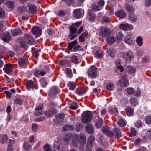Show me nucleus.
Wrapping results in <instances>:
<instances>
[{"label": "nucleus", "instance_id": "f257e3e1", "mask_svg": "<svg viewBox=\"0 0 151 151\" xmlns=\"http://www.w3.org/2000/svg\"><path fill=\"white\" fill-rule=\"evenodd\" d=\"M86 142L85 136L84 134L80 133L76 134L71 144V146L74 147H76L78 146L79 143L82 145H85Z\"/></svg>", "mask_w": 151, "mask_h": 151}, {"label": "nucleus", "instance_id": "f03ea898", "mask_svg": "<svg viewBox=\"0 0 151 151\" xmlns=\"http://www.w3.org/2000/svg\"><path fill=\"white\" fill-rule=\"evenodd\" d=\"M92 114L91 111H84L82 114L81 121L83 123L87 124L92 119Z\"/></svg>", "mask_w": 151, "mask_h": 151}, {"label": "nucleus", "instance_id": "7ed1b4c3", "mask_svg": "<svg viewBox=\"0 0 151 151\" xmlns=\"http://www.w3.org/2000/svg\"><path fill=\"white\" fill-rule=\"evenodd\" d=\"M122 57L126 63H130L134 58L133 53L131 51L123 53L122 55Z\"/></svg>", "mask_w": 151, "mask_h": 151}, {"label": "nucleus", "instance_id": "20e7f679", "mask_svg": "<svg viewBox=\"0 0 151 151\" xmlns=\"http://www.w3.org/2000/svg\"><path fill=\"white\" fill-rule=\"evenodd\" d=\"M97 68L94 65H92L88 69V76L91 78H95L98 76Z\"/></svg>", "mask_w": 151, "mask_h": 151}, {"label": "nucleus", "instance_id": "39448f33", "mask_svg": "<svg viewBox=\"0 0 151 151\" xmlns=\"http://www.w3.org/2000/svg\"><path fill=\"white\" fill-rule=\"evenodd\" d=\"M122 79L119 80L117 82V85L121 87H125L129 85L128 81L126 79L125 76L121 77Z\"/></svg>", "mask_w": 151, "mask_h": 151}, {"label": "nucleus", "instance_id": "423d86ee", "mask_svg": "<svg viewBox=\"0 0 151 151\" xmlns=\"http://www.w3.org/2000/svg\"><path fill=\"white\" fill-rule=\"evenodd\" d=\"M81 22H76L75 23H73L70 27V30L71 34H75L77 33V27L81 24Z\"/></svg>", "mask_w": 151, "mask_h": 151}, {"label": "nucleus", "instance_id": "0eeeda50", "mask_svg": "<svg viewBox=\"0 0 151 151\" xmlns=\"http://www.w3.org/2000/svg\"><path fill=\"white\" fill-rule=\"evenodd\" d=\"M102 130L104 133L109 137H111L114 136L113 132L110 131L109 127L107 126H104L102 128Z\"/></svg>", "mask_w": 151, "mask_h": 151}, {"label": "nucleus", "instance_id": "6e6552de", "mask_svg": "<svg viewBox=\"0 0 151 151\" xmlns=\"http://www.w3.org/2000/svg\"><path fill=\"white\" fill-rule=\"evenodd\" d=\"M24 40L29 45H31L33 44L34 40L32 36L29 34H26L24 36Z\"/></svg>", "mask_w": 151, "mask_h": 151}, {"label": "nucleus", "instance_id": "1a4fd4ad", "mask_svg": "<svg viewBox=\"0 0 151 151\" xmlns=\"http://www.w3.org/2000/svg\"><path fill=\"white\" fill-rule=\"evenodd\" d=\"M99 34L101 36L106 37L111 34L109 30L105 27H103L100 29Z\"/></svg>", "mask_w": 151, "mask_h": 151}, {"label": "nucleus", "instance_id": "9d476101", "mask_svg": "<svg viewBox=\"0 0 151 151\" xmlns=\"http://www.w3.org/2000/svg\"><path fill=\"white\" fill-rule=\"evenodd\" d=\"M83 10L82 9H77L73 11V16L79 19L83 17L84 14L82 13Z\"/></svg>", "mask_w": 151, "mask_h": 151}, {"label": "nucleus", "instance_id": "9b49d317", "mask_svg": "<svg viewBox=\"0 0 151 151\" xmlns=\"http://www.w3.org/2000/svg\"><path fill=\"white\" fill-rule=\"evenodd\" d=\"M32 31L33 34L37 37H39L42 34V29L38 26H35L33 27Z\"/></svg>", "mask_w": 151, "mask_h": 151}, {"label": "nucleus", "instance_id": "f8f14e48", "mask_svg": "<svg viewBox=\"0 0 151 151\" xmlns=\"http://www.w3.org/2000/svg\"><path fill=\"white\" fill-rule=\"evenodd\" d=\"M56 113V110L54 108H50L45 112V114L48 118H50Z\"/></svg>", "mask_w": 151, "mask_h": 151}, {"label": "nucleus", "instance_id": "ddd939ff", "mask_svg": "<svg viewBox=\"0 0 151 151\" xmlns=\"http://www.w3.org/2000/svg\"><path fill=\"white\" fill-rule=\"evenodd\" d=\"M18 62L19 65L22 68L26 67L28 64L27 61L24 58H19Z\"/></svg>", "mask_w": 151, "mask_h": 151}, {"label": "nucleus", "instance_id": "4468645a", "mask_svg": "<svg viewBox=\"0 0 151 151\" xmlns=\"http://www.w3.org/2000/svg\"><path fill=\"white\" fill-rule=\"evenodd\" d=\"M119 27L121 29L124 30L131 29H133L132 25L129 24L128 23L121 24L119 25Z\"/></svg>", "mask_w": 151, "mask_h": 151}, {"label": "nucleus", "instance_id": "2eb2a0df", "mask_svg": "<svg viewBox=\"0 0 151 151\" xmlns=\"http://www.w3.org/2000/svg\"><path fill=\"white\" fill-rule=\"evenodd\" d=\"M59 64L62 66L71 67L69 61L68 60H60L59 62Z\"/></svg>", "mask_w": 151, "mask_h": 151}, {"label": "nucleus", "instance_id": "dca6fc26", "mask_svg": "<svg viewBox=\"0 0 151 151\" xmlns=\"http://www.w3.org/2000/svg\"><path fill=\"white\" fill-rule=\"evenodd\" d=\"M60 90L58 87L54 86L50 88L49 91V93L50 94H56L60 93Z\"/></svg>", "mask_w": 151, "mask_h": 151}, {"label": "nucleus", "instance_id": "f3484780", "mask_svg": "<svg viewBox=\"0 0 151 151\" xmlns=\"http://www.w3.org/2000/svg\"><path fill=\"white\" fill-rule=\"evenodd\" d=\"M1 37H2V40L6 42H9L11 38L10 34L8 32L3 33Z\"/></svg>", "mask_w": 151, "mask_h": 151}, {"label": "nucleus", "instance_id": "a211bd4d", "mask_svg": "<svg viewBox=\"0 0 151 151\" xmlns=\"http://www.w3.org/2000/svg\"><path fill=\"white\" fill-rule=\"evenodd\" d=\"M96 120H98L97 122L95 124V126L97 128H100L102 125L103 120L101 118H99V116L96 117Z\"/></svg>", "mask_w": 151, "mask_h": 151}, {"label": "nucleus", "instance_id": "6ab92c4d", "mask_svg": "<svg viewBox=\"0 0 151 151\" xmlns=\"http://www.w3.org/2000/svg\"><path fill=\"white\" fill-rule=\"evenodd\" d=\"M113 130L114 133V136L116 138H119L122 136V133L118 127H115Z\"/></svg>", "mask_w": 151, "mask_h": 151}, {"label": "nucleus", "instance_id": "aec40b11", "mask_svg": "<svg viewBox=\"0 0 151 151\" xmlns=\"http://www.w3.org/2000/svg\"><path fill=\"white\" fill-rule=\"evenodd\" d=\"M115 14L116 16L121 18H124L126 16V13L122 10L117 11Z\"/></svg>", "mask_w": 151, "mask_h": 151}, {"label": "nucleus", "instance_id": "412c9836", "mask_svg": "<svg viewBox=\"0 0 151 151\" xmlns=\"http://www.w3.org/2000/svg\"><path fill=\"white\" fill-rule=\"evenodd\" d=\"M125 111L127 116H131L133 114L134 109L131 107L128 106L125 108Z\"/></svg>", "mask_w": 151, "mask_h": 151}, {"label": "nucleus", "instance_id": "4be33fe9", "mask_svg": "<svg viewBox=\"0 0 151 151\" xmlns=\"http://www.w3.org/2000/svg\"><path fill=\"white\" fill-rule=\"evenodd\" d=\"M46 73V72L43 70H36L34 73V75L35 76L39 77L40 75L43 76H44Z\"/></svg>", "mask_w": 151, "mask_h": 151}, {"label": "nucleus", "instance_id": "5701e85b", "mask_svg": "<svg viewBox=\"0 0 151 151\" xmlns=\"http://www.w3.org/2000/svg\"><path fill=\"white\" fill-rule=\"evenodd\" d=\"M3 70L7 74L10 73L12 71V68L10 64H5L3 68Z\"/></svg>", "mask_w": 151, "mask_h": 151}, {"label": "nucleus", "instance_id": "b1692460", "mask_svg": "<svg viewBox=\"0 0 151 151\" xmlns=\"http://www.w3.org/2000/svg\"><path fill=\"white\" fill-rule=\"evenodd\" d=\"M125 42L129 45H132L133 44V41L132 39L130 37L125 36L124 37Z\"/></svg>", "mask_w": 151, "mask_h": 151}, {"label": "nucleus", "instance_id": "393cba45", "mask_svg": "<svg viewBox=\"0 0 151 151\" xmlns=\"http://www.w3.org/2000/svg\"><path fill=\"white\" fill-rule=\"evenodd\" d=\"M72 134L70 133H68L65 135L63 138L64 141L66 143H68L70 141Z\"/></svg>", "mask_w": 151, "mask_h": 151}, {"label": "nucleus", "instance_id": "a878e982", "mask_svg": "<svg viewBox=\"0 0 151 151\" xmlns=\"http://www.w3.org/2000/svg\"><path fill=\"white\" fill-rule=\"evenodd\" d=\"M86 128V131L90 134H92L94 132L93 127L91 124L87 125Z\"/></svg>", "mask_w": 151, "mask_h": 151}, {"label": "nucleus", "instance_id": "bb28decb", "mask_svg": "<svg viewBox=\"0 0 151 151\" xmlns=\"http://www.w3.org/2000/svg\"><path fill=\"white\" fill-rule=\"evenodd\" d=\"M136 42L139 46H142L143 44V39L141 36H139L136 38Z\"/></svg>", "mask_w": 151, "mask_h": 151}, {"label": "nucleus", "instance_id": "cd10ccee", "mask_svg": "<svg viewBox=\"0 0 151 151\" xmlns=\"http://www.w3.org/2000/svg\"><path fill=\"white\" fill-rule=\"evenodd\" d=\"M65 70L66 73L67 78H70L72 77L73 74L72 70L68 68H66Z\"/></svg>", "mask_w": 151, "mask_h": 151}, {"label": "nucleus", "instance_id": "c85d7f7f", "mask_svg": "<svg viewBox=\"0 0 151 151\" xmlns=\"http://www.w3.org/2000/svg\"><path fill=\"white\" fill-rule=\"evenodd\" d=\"M29 13L34 14L37 13L36 7L35 5H33L29 6Z\"/></svg>", "mask_w": 151, "mask_h": 151}, {"label": "nucleus", "instance_id": "c756f323", "mask_svg": "<svg viewBox=\"0 0 151 151\" xmlns=\"http://www.w3.org/2000/svg\"><path fill=\"white\" fill-rule=\"evenodd\" d=\"M107 41L109 44L111 45L116 41V39L113 36H109L107 38Z\"/></svg>", "mask_w": 151, "mask_h": 151}, {"label": "nucleus", "instance_id": "7c9ffc66", "mask_svg": "<svg viewBox=\"0 0 151 151\" xmlns=\"http://www.w3.org/2000/svg\"><path fill=\"white\" fill-rule=\"evenodd\" d=\"M71 60L72 62L76 64H78L80 63L78 57L75 55H73L72 56Z\"/></svg>", "mask_w": 151, "mask_h": 151}, {"label": "nucleus", "instance_id": "2f4dec72", "mask_svg": "<svg viewBox=\"0 0 151 151\" xmlns=\"http://www.w3.org/2000/svg\"><path fill=\"white\" fill-rule=\"evenodd\" d=\"M7 140V136L6 135H3L0 136V142L2 144L6 143Z\"/></svg>", "mask_w": 151, "mask_h": 151}, {"label": "nucleus", "instance_id": "473e14b6", "mask_svg": "<svg viewBox=\"0 0 151 151\" xmlns=\"http://www.w3.org/2000/svg\"><path fill=\"white\" fill-rule=\"evenodd\" d=\"M67 86L69 88V89L71 90H73L76 87V85L73 81H69L67 83Z\"/></svg>", "mask_w": 151, "mask_h": 151}, {"label": "nucleus", "instance_id": "72a5a7b5", "mask_svg": "<svg viewBox=\"0 0 151 151\" xmlns=\"http://www.w3.org/2000/svg\"><path fill=\"white\" fill-rule=\"evenodd\" d=\"M34 83L33 81L30 80L27 81L26 83V86L27 89H30L34 87Z\"/></svg>", "mask_w": 151, "mask_h": 151}, {"label": "nucleus", "instance_id": "f704fd0d", "mask_svg": "<svg viewBox=\"0 0 151 151\" xmlns=\"http://www.w3.org/2000/svg\"><path fill=\"white\" fill-rule=\"evenodd\" d=\"M125 7L127 11L129 13L132 14L134 12V10L132 6L129 4H127L126 5Z\"/></svg>", "mask_w": 151, "mask_h": 151}, {"label": "nucleus", "instance_id": "c9c22d12", "mask_svg": "<svg viewBox=\"0 0 151 151\" xmlns=\"http://www.w3.org/2000/svg\"><path fill=\"white\" fill-rule=\"evenodd\" d=\"M77 44V42L76 39L69 43L68 45V47L69 50H71L74 47V46Z\"/></svg>", "mask_w": 151, "mask_h": 151}, {"label": "nucleus", "instance_id": "e433bc0d", "mask_svg": "<svg viewBox=\"0 0 151 151\" xmlns=\"http://www.w3.org/2000/svg\"><path fill=\"white\" fill-rule=\"evenodd\" d=\"M130 103L133 106H136L139 104L138 100L134 97H132L130 99Z\"/></svg>", "mask_w": 151, "mask_h": 151}, {"label": "nucleus", "instance_id": "4c0bfd02", "mask_svg": "<svg viewBox=\"0 0 151 151\" xmlns=\"http://www.w3.org/2000/svg\"><path fill=\"white\" fill-rule=\"evenodd\" d=\"M21 30L19 29H15L12 31V35L14 36H18L20 35Z\"/></svg>", "mask_w": 151, "mask_h": 151}, {"label": "nucleus", "instance_id": "58836bf2", "mask_svg": "<svg viewBox=\"0 0 151 151\" xmlns=\"http://www.w3.org/2000/svg\"><path fill=\"white\" fill-rule=\"evenodd\" d=\"M109 55L111 58H114L115 56V51L114 49H109L107 50Z\"/></svg>", "mask_w": 151, "mask_h": 151}, {"label": "nucleus", "instance_id": "ea45409f", "mask_svg": "<svg viewBox=\"0 0 151 151\" xmlns=\"http://www.w3.org/2000/svg\"><path fill=\"white\" fill-rule=\"evenodd\" d=\"M65 114L63 113L58 114L55 116L56 118L58 121L63 120Z\"/></svg>", "mask_w": 151, "mask_h": 151}, {"label": "nucleus", "instance_id": "a19ab883", "mask_svg": "<svg viewBox=\"0 0 151 151\" xmlns=\"http://www.w3.org/2000/svg\"><path fill=\"white\" fill-rule=\"evenodd\" d=\"M74 127L72 125H67L65 126L63 128V130L65 131L67 130H72L73 129Z\"/></svg>", "mask_w": 151, "mask_h": 151}, {"label": "nucleus", "instance_id": "79ce46f5", "mask_svg": "<svg viewBox=\"0 0 151 151\" xmlns=\"http://www.w3.org/2000/svg\"><path fill=\"white\" fill-rule=\"evenodd\" d=\"M106 89L109 91H112L114 89V86L112 83H108L106 87Z\"/></svg>", "mask_w": 151, "mask_h": 151}, {"label": "nucleus", "instance_id": "37998d69", "mask_svg": "<svg viewBox=\"0 0 151 151\" xmlns=\"http://www.w3.org/2000/svg\"><path fill=\"white\" fill-rule=\"evenodd\" d=\"M85 90L82 88H79L76 89V93L77 94H82L85 93Z\"/></svg>", "mask_w": 151, "mask_h": 151}, {"label": "nucleus", "instance_id": "c03bdc74", "mask_svg": "<svg viewBox=\"0 0 151 151\" xmlns=\"http://www.w3.org/2000/svg\"><path fill=\"white\" fill-rule=\"evenodd\" d=\"M20 47L22 48H25L26 47L27 42L24 40L23 38H21L19 40Z\"/></svg>", "mask_w": 151, "mask_h": 151}, {"label": "nucleus", "instance_id": "a18cd8bd", "mask_svg": "<svg viewBox=\"0 0 151 151\" xmlns=\"http://www.w3.org/2000/svg\"><path fill=\"white\" fill-rule=\"evenodd\" d=\"M60 147V145L58 142L57 141H55L54 144V147L53 148L54 151H58Z\"/></svg>", "mask_w": 151, "mask_h": 151}, {"label": "nucleus", "instance_id": "49530a36", "mask_svg": "<svg viewBox=\"0 0 151 151\" xmlns=\"http://www.w3.org/2000/svg\"><path fill=\"white\" fill-rule=\"evenodd\" d=\"M103 55V52L101 50H97L95 52V56L96 58H100Z\"/></svg>", "mask_w": 151, "mask_h": 151}, {"label": "nucleus", "instance_id": "de8ad7c7", "mask_svg": "<svg viewBox=\"0 0 151 151\" xmlns=\"http://www.w3.org/2000/svg\"><path fill=\"white\" fill-rule=\"evenodd\" d=\"M43 149L45 151H52L50 148V145L49 144H46L43 146Z\"/></svg>", "mask_w": 151, "mask_h": 151}, {"label": "nucleus", "instance_id": "09e8293b", "mask_svg": "<svg viewBox=\"0 0 151 151\" xmlns=\"http://www.w3.org/2000/svg\"><path fill=\"white\" fill-rule=\"evenodd\" d=\"M129 19L133 22H135L137 20L136 16L134 14H131L129 15Z\"/></svg>", "mask_w": 151, "mask_h": 151}, {"label": "nucleus", "instance_id": "8fccbe9b", "mask_svg": "<svg viewBox=\"0 0 151 151\" xmlns=\"http://www.w3.org/2000/svg\"><path fill=\"white\" fill-rule=\"evenodd\" d=\"M32 147V145L28 142H25L23 144V147L27 150H29Z\"/></svg>", "mask_w": 151, "mask_h": 151}, {"label": "nucleus", "instance_id": "3c124183", "mask_svg": "<svg viewBox=\"0 0 151 151\" xmlns=\"http://www.w3.org/2000/svg\"><path fill=\"white\" fill-rule=\"evenodd\" d=\"M14 103L17 104L22 105L23 103L22 100L19 98H16L14 100Z\"/></svg>", "mask_w": 151, "mask_h": 151}, {"label": "nucleus", "instance_id": "603ef678", "mask_svg": "<svg viewBox=\"0 0 151 151\" xmlns=\"http://www.w3.org/2000/svg\"><path fill=\"white\" fill-rule=\"evenodd\" d=\"M92 8L94 11H99L101 9V7L95 4H92Z\"/></svg>", "mask_w": 151, "mask_h": 151}, {"label": "nucleus", "instance_id": "864d4df0", "mask_svg": "<svg viewBox=\"0 0 151 151\" xmlns=\"http://www.w3.org/2000/svg\"><path fill=\"white\" fill-rule=\"evenodd\" d=\"M79 106L78 104L76 102H73L70 105V108L73 110L76 109Z\"/></svg>", "mask_w": 151, "mask_h": 151}, {"label": "nucleus", "instance_id": "5fc2aeb1", "mask_svg": "<svg viewBox=\"0 0 151 151\" xmlns=\"http://www.w3.org/2000/svg\"><path fill=\"white\" fill-rule=\"evenodd\" d=\"M40 85L43 88L46 87L47 86V83L44 79L42 78L40 80Z\"/></svg>", "mask_w": 151, "mask_h": 151}, {"label": "nucleus", "instance_id": "6e6d98bb", "mask_svg": "<svg viewBox=\"0 0 151 151\" xmlns=\"http://www.w3.org/2000/svg\"><path fill=\"white\" fill-rule=\"evenodd\" d=\"M118 125L121 127L124 126L126 125V124L125 121L123 119H120L119 120L118 122Z\"/></svg>", "mask_w": 151, "mask_h": 151}, {"label": "nucleus", "instance_id": "4d7b16f0", "mask_svg": "<svg viewBox=\"0 0 151 151\" xmlns=\"http://www.w3.org/2000/svg\"><path fill=\"white\" fill-rule=\"evenodd\" d=\"M134 89L132 87L129 88H127V91L129 94H133L134 93Z\"/></svg>", "mask_w": 151, "mask_h": 151}, {"label": "nucleus", "instance_id": "13d9d810", "mask_svg": "<svg viewBox=\"0 0 151 151\" xmlns=\"http://www.w3.org/2000/svg\"><path fill=\"white\" fill-rule=\"evenodd\" d=\"M123 36L124 35L122 33L119 32L117 34L116 37L118 40H120L123 38Z\"/></svg>", "mask_w": 151, "mask_h": 151}, {"label": "nucleus", "instance_id": "bf43d9fd", "mask_svg": "<svg viewBox=\"0 0 151 151\" xmlns=\"http://www.w3.org/2000/svg\"><path fill=\"white\" fill-rule=\"evenodd\" d=\"M35 111L34 112V114L37 116H39L42 115L43 112L41 110H35Z\"/></svg>", "mask_w": 151, "mask_h": 151}, {"label": "nucleus", "instance_id": "052dcab7", "mask_svg": "<svg viewBox=\"0 0 151 151\" xmlns=\"http://www.w3.org/2000/svg\"><path fill=\"white\" fill-rule=\"evenodd\" d=\"M136 71V70L135 68H133L132 67H131L129 70L128 73L130 74H132L134 73Z\"/></svg>", "mask_w": 151, "mask_h": 151}, {"label": "nucleus", "instance_id": "680f3d73", "mask_svg": "<svg viewBox=\"0 0 151 151\" xmlns=\"http://www.w3.org/2000/svg\"><path fill=\"white\" fill-rule=\"evenodd\" d=\"M135 125L137 127H141L142 126V122L140 120H138L136 122Z\"/></svg>", "mask_w": 151, "mask_h": 151}, {"label": "nucleus", "instance_id": "e2e57ef3", "mask_svg": "<svg viewBox=\"0 0 151 151\" xmlns=\"http://www.w3.org/2000/svg\"><path fill=\"white\" fill-rule=\"evenodd\" d=\"M136 134V131L134 128H132L131 129L130 135L131 136H134Z\"/></svg>", "mask_w": 151, "mask_h": 151}, {"label": "nucleus", "instance_id": "0e129e2a", "mask_svg": "<svg viewBox=\"0 0 151 151\" xmlns=\"http://www.w3.org/2000/svg\"><path fill=\"white\" fill-rule=\"evenodd\" d=\"M46 119V117L45 116H42L40 117L35 119V121L37 122H39L41 121L45 120Z\"/></svg>", "mask_w": 151, "mask_h": 151}, {"label": "nucleus", "instance_id": "69168bd1", "mask_svg": "<svg viewBox=\"0 0 151 151\" xmlns=\"http://www.w3.org/2000/svg\"><path fill=\"white\" fill-rule=\"evenodd\" d=\"M38 125L35 123L33 124L32 125L33 131L34 132H35L37 129Z\"/></svg>", "mask_w": 151, "mask_h": 151}, {"label": "nucleus", "instance_id": "338daca9", "mask_svg": "<svg viewBox=\"0 0 151 151\" xmlns=\"http://www.w3.org/2000/svg\"><path fill=\"white\" fill-rule=\"evenodd\" d=\"M8 6L10 8H13L14 7V3L13 2L9 1L7 3Z\"/></svg>", "mask_w": 151, "mask_h": 151}, {"label": "nucleus", "instance_id": "774afa93", "mask_svg": "<svg viewBox=\"0 0 151 151\" xmlns=\"http://www.w3.org/2000/svg\"><path fill=\"white\" fill-rule=\"evenodd\" d=\"M102 21L103 22L108 23L109 22L110 19L109 17H103Z\"/></svg>", "mask_w": 151, "mask_h": 151}]
</instances>
